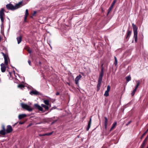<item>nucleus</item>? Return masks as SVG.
Masks as SVG:
<instances>
[{"mask_svg": "<svg viewBox=\"0 0 148 148\" xmlns=\"http://www.w3.org/2000/svg\"><path fill=\"white\" fill-rule=\"evenodd\" d=\"M25 86L22 84H19L18 85V87L20 88L21 89H23V88H24Z\"/></svg>", "mask_w": 148, "mask_h": 148, "instance_id": "obj_25", "label": "nucleus"}, {"mask_svg": "<svg viewBox=\"0 0 148 148\" xmlns=\"http://www.w3.org/2000/svg\"><path fill=\"white\" fill-rule=\"evenodd\" d=\"M26 50L29 53H31L32 52V49L29 47H27L26 48Z\"/></svg>", "mask_w": 148, "mask_h": 148, "instance_id": "obj_26", "label": "nucleus"}, {"mask_svg": "<svg viewBox=\"0 0 148 148\" xmlns=\"http://www.w3.org/2000/svg\"><path fill=\"white\" fill-rule=\"evenodd\" d=\"M82 77V76L80 75H79L78 76H77L75 78V84H78V81L81 79Z\"/></svg>", "mask_w": 148, "mask_h": 148, "instance_id": "obj_13", "label": "nucleus"}, {"mask_svg": "<svg viewBox=\"0 0 148 148\" xmlns=\"http://www.w3.org/2000/svg\"><path fill=\"white\" fill-rule=\"evenodd\" d=\"M115 62H114V64L115 66H116L117 64V60L116 58L114 56Z\"/></svg>", "mask_w": 148, "mask_h": 148, "instance_id": "obj_30", "label": "nucleus"}, {"mask_svg": "<svg viewBox=\"0 0 148 148\" xmlns=\"http://www.w3.org/2000/svg\"><path fill=\"white\" fill-rule=\"evenodd\" d=\"M104 126L106 130L107 129V125H108V119L105 116L104 117Z\"/></svg>", "mask_w": 148, "mask_h": 148, "instance_id": "obj_14", "label": "nucleus"}, {"mask_svg": "<svg viewBox=\"0 0 148 148\" xmlns=\"http://www.w3.org/2000/svg\"><path fill=\"white\" fill-rule=\"evenodd\" d=\"M132 26L134 34V37L135 42L137 41L138 27L134 23H132Z\"/></svg>", "mask_w": 148, "mask_h": 148, "instance_id": "obj_3", "label": "nucleus"}, {"mask_svg": "<svg viewBox=\"0 0 148 148\" xmlns=\"http://www.w3.org/2000/svg\"><path fill=\"white\" fill-rule=\"evenodd\" d=\"M110 86L109 85L107 86V90L105 92L104 94V95L106 97H107L109 96V92L110 90Z\"/></svg>", "mask_w": 148, "mask_h": 148, "instance_id": "obj_10", "label": "nucleus"}, {"mask_svg": "<svg viewBox=\"0 0 148 148\" xmlns=\"http://www.w3.org/2000/svg\"><path fill=\"white\" fill-rule=\"evenodd\" d=\"M44 103L47 105L49 106L50 107L51 106L49 104V101L48 100L46 99L44 100Z\"/></svg>", "mask_w": 148, "mask_h": 148, "instance_id": "obj_20", "label": "nucleus"}, {"mask_svg": "<svg viewBox=\"0 0 148 148\" xmlns=\"http://www.w3.org/2000/svg\"><path fill=\"white\" fill-rule=\"evenodd\" d=\"M24 123V122H20L19 124H23Z\"/></svg>", "mask_w": 148, "mask_h": 148, "instance_id": "obj_45", "label": "nucleus"}, {"mask_svg": "<svg viewBox=\"0 0 148 148\" xmlns=\"http://www.w3.org/2000/svg\"><path fill=\"white\" fill-rule=\"evenodd\" d=\"M146 142L144 140L141 145L145 147L146 145Z\"/></svg>", "mask_w": 148, "mask_h": 148, "instance_id": "obj_31", "label": "nucleus"}, {"mask_svg": "<svg viewBox=\"0 0 148 148\" xmlns=\"http://www.w3.org/2000/svg\"><path fill=\"white\" fill-rule=\"evenodd\" d=\"M116 0H114L113 1L112 3L111 6H110V7L109 8V9L108 10V12L107 14V15H108L109 13H110L111 11L112 10V9L114 5L115 4V3H116Z\"/></svg>", "mask_w": 148, "mask_h": 148, "instance_id": "obj_6", "label": "nucleus"}, {"mask_svg": "<svg viewBox=\"0 0 148 148\" xmlns=\"http://www.w3.org/2000/svg\"><path fill=\"white\" fill-rule=\"evenodd\" d=\"M1 53L3 55V56L4 57V58L7 57V56L6 55V54H5L3 52H1Z\"/></svg>", "mask_w": 148, "mask_h": 148, "instance_id": "obj_33", "label": "nucleus"}, {"mask_svg": "<svg viewBox=\"0 0 148 148\" xmlns=\"http://www.w3.org/2000/svg\"><path fill=\"white\" fill-rule=\"evenodd\" d=\"M41 123L40 122V123H37V124H40Z\"/></svg>", "mask_w": 148, "mask_h": 148, "instance_id": "obj_47", "label": "nucleus"}, {"mask_svg": "<svg viewBox=\"0 0 148 148\" xmlns=\"http://www.w3.org/2000/svg\"><path fill=\"white\" fill-rule=\"evenodd\" d=\"M34 106L35 108L38 109L40 111H43V109L42 107L40 106L38 104H34Z\"/></svg>", "mask_w": 148, "mask_h": 148, "instance_id": "obj_8", "label": "nucleus"}, {"mask_svg": "<svg viewBox=\"0 0 148 148\" xmlns=\"http://www.w3.org/2000/svg\"><path fill=\"white\" fill-rule=\"evenodd\" d=\"M46 136V135H45V134H40L39 135V136Z\"/></svg>", "mask_w": 148, "mask_h": 148, "instance_id": "obj_35", "label": "nucleus"}, {"mask_svg": "<svg viewBox=\"0 0 148 148\" xmlns=\"http://www.w3.org/2000/svg\"><path fill=\"white\" fill-rule=\"evenodd\" d=\"M22 1L20 2L14 6L12 4H8L6 5L7 8L9 10H14L20 8L22 6Z\"/></svg>", "mask_w": 148, "mask_h": 148, "instance_id": "obj_1", "label": "nucleus"}, {"mask_svg": "<svg viewBox=\"0 0 148 148\" xmlns=\"http://www.w3.org/2000/svg\"><path fill=\"white\" fill-rule=\"evenodd\" d=\"M136 90L137 89L135 88L132 91V92L131 93L132 96H133L134 95L135 92L136 91Z\"/></svg>", "mask_w": 148, "mask_h": 148, "instance_id": "obj_28", "label": "nucleus"}, {"mask_svg": "<svg viewBox=\"0 0 148 148\" xmlns=\"http://www.w3.org/2000/svg\"><path fill=\"white\" fill-rule=\"evenodd\" d=\"M29 94L32 95H39L40 93L36 90H35L30 91L29 92Z\"/></svg>", "mask_w": 148, "mask_h": 148, "instance_id": "obj_9", "label": "nucleus"}, {"mask_svg": "<svg viewBox=\"0 0 148 148\" xmlns=\"http://www.w3.org/2000/svg\"><path fill=\"white\" fill-rule=\"evenodd\" d=\"M4 11V9L3 8H1V10H0V18L1 22V29L2 28V27L3 25V24L4 22V19L5 16Z\"/></svg>", "mask_w": 148, "mask_h": 148, "instance_id": "obj_4", "label": "nucleus"}, {"mask_svg": "<svg viewBox=\"0 0 148 148\" xmlns=\"http://www.w3.org/2000/svg\"><path fill=\"white\" fill-rule=\"evenodd\" d=\"M148 138L146 137V138L145 139V140H144L145 141H146V142Z\"/></svg>", "mask_w": 148, "mask_h": 148, "instance_id": "obj_39", "label": "nucleus"}, {"mask_svg": "<svg viewBox=\"0 0 148 148\" xmlns=\"http://www.w3.org/2000/svg\"><path fill=\"white\" fill-rule=\"evenodd\" d=\"M144 147L142 145H141L140 148H144Z\"/></svg>", "mask_w": 148, "mask_h": 148, "instance_id": "obj_44", "label": "nucleus"}, {"mask_svg": "<svg viewBox=\"0 0 148 148\" xmlns=\"http://www.w3.org/2000/svg\"><path fill=\"white\" fill-rule=\"evenodd\" d=\"M116 124L117 123L116 122H115L113 124L112 126L111 127L110 130V131H111L116 126Z\"/></svg>", "mask_w": 148, "mask_h": 148, "instance_id": "obj_22", "label": "nucleus"}, {"mask_svg": "<svg viewBox=\"0 0 148 148\" xmlns=\"http://www.w3.org/2000/svg\"><path fill=\"white\" fill-rule=\"evenodd\" d=\"M53 132H52L50 133H46L45 134V135H46V136H50L52 134H53Z\"/></svg>", "mask_w": 148, "mask_h": 148, "instance_id": "obj_32", "label": "nucleus"}, {"mask_svg": "<svg viewBox=\"0 0 148 148\" xmlns=\"http://www.w3.org/2000/svg\"><path fill=\"white\" fill-rule=\"evenodd\" d=\"M147 137L148 138V135L147 136Z\"/></svg>", "mask_w": 148, "mask_h": 148, "instance_id": "obj_48", "label": "nucleus"}, {"mask_svg": "<svg viewBox=\"0 0 148 148\" xmlns=\"http://www.w3.org/2000/svg\"><path fill=\"white\" fill-rule=\"evenodd\" d=\"M4 62L5 65H7L8 64V59L7 56L4 58Z\"/></svg>", "mask_w": 148, "mask_h": 148, "instance_id": "obj_24", "label": "nucleus"}, {"mask_svg": "<svg viewBox=\"0 0 148 148\" xmlns=\"http://www.w3.org/2000/svg\"><path fill=\"white\" fill-rule=\"evenodd\" d=\"M1 70L2 72H4L6 70V67L4 64L2 63L1 64Z\"/></svg>", "mask_w": 148, "mask_h": 148, "instance_id": "obj_12", "label": "nucleus"}, {"mask_svg": "<svg viewBox=\"0 0 148 148\" xmlns=\"http://www.w3.org/2000/svg\"><path fill=\"white\" fill-rule=\"evenodd\" d=\"M26 115L25 114H20L19 115L18 117V118L20 119L25 117H26Z\"/></svg>", "mask_w": 148, "mask_h": 148, "instance_id": "obj_16", "label": "nucleus"}, {"mask_svg": "<svg viewBox=\"0 0 148 148\" xmlns=\"http://www.w3.org/2000/svg\"><path fill=\"white\" fill-rule=\"evenodd\" d=\"M136 85L135 88L137 89L139 85L140 81L139 80H136Z\"/></svg>", "mask_w": 148, "mask_h": 148, "instance_id": "obj_23", "label": "nucleus"}, {"mask_svg": "<svg viewBox=\"0 0 148 148\" xmlns=\"http://www.w3.org/2000/svg\"><path fill=\"white\" fill-rule=\"evenodd\" d=\"M36 13V11L34 12L32 14V16H34Z\"/></svg>", "mask_w": 148, "mask_h": 148, "instance_id": "obj_38", "label": "nucleus"}, {"mask_svg": "<svg viewBox=\"0 0 148 148\" xmlns=\"http://www.w3.org/2000/svg\"><path fill=\"white\" fill-rule=\"evenodd\" d=\"M148 138L146 137V138L145 139V140H144L145 141H146V142Z\"/></svg>", "mask_w": 148, "mask_h": 148, "instance_id": "obj_40", "label": "nucleus"}, {"mask_svg": "<svg viewBox=\"0 0 148 148\" xmlns=\"http://www.w3.org/2000/svg\"><path fill=\"white\" fill-rule=\"evenodd\" d=\"M126 81L127 82H128L131 80V77L130 75L126 77Z\"/></svg>", "mask_w": 148, "mask_h": 148, "instance_id": "obj_27", "label": "nucleus"}, {"mask_svg": "<svg viewBox=\"0 0 148 148\" xmlns=\"http://www.w3.org/2000/svg\"><path fill=\"white\" fill-rule=\"evenodd\" d=\"M148 138L146 137V138L145 139V140H144L145 141H146V142Z\"/></svg>", "mask_w": 148, "mask_h": 148, "instance_id": "obj_42", "label": "nucleus"}, {"mask_svg": "<svg viewBox=\"0 0 148 148\" xmlns=\"http://www.w3.org/2000/svg\"><path fill=\"white\" fill-rule=\"evenodd\" d=\"M132 33V31H130L129 29H127L126 34V39L128 40L130 37Z\"/></svg>", "mask_w": 148, "mask_h": 148, "instance_id": "obj_11", "label": "nucleus"}, {"mask_svg": "<svg viewBox=\"0 0 148 148\" xmlns=\"http://www.w3.org/2000/svg\"><path fill=\"white\" fill-rule=\"evenodd\" d=\"M148 138L146 137V138L145 139V140H144L145 141H146V142Z\"/></svg>", "mask_w": 148, "mask_h": 148, "instance_id": "obj_41", "label": "nucleus"}, {"mask_svg": "<svg viewBox=\"0 0 148 148\" xmlns=\"http://www.w3.org/2000/svg\"><path fill=\"white\" fill-rule=\"evenodd\" d=\"M132 122L131 121H130L126 125H128L129 124H130Z\"/></svg>", "mask_w": 148, "mask_h": 148, "instance_id": "obj_37", "label": "nucleus"}, {"mask_svg": "<svg viewBox=\"0 0 148 148\" xmlns=\"http://www.w3.org/2000/svg\"><path fill=\"white\" fill-rule=\"evenodd\" d=\"M2 130H6L5 128V126L4 125H2Z\"/></svg>", "mask_w": 148, "mask_h": 148, "instance_id": "obj_36", "label": "nucleus"}, {"mask_svg": "<svg viewBox=\"0 0 148 148\" xmlns=\"http://www.w3.org/2000/svg\"><path fill=\"white\" fill-rule=\"evenodd\" d=\"M22 37L21 36L18 37L16 38V39L17 41L18 44H19L22 41Z\"/></svg>", "mask_w": 148, "mask_h": 148, "instance_id": "obj_18", "label": "nucleus"}, {"mask_svg": "<svg viewBox=\"0 0 148 148\" xmlns=\"http://www.w3.org/2000/svg\"><path fill=\"white\" fill-rule=\"evenodd\" d=\"M29 14L28 13V9H26L25 10V16L24 17V20L25 21L27 19V16Z\"/></svg>", "mask_w": 148, "mask_h": 148, "instance_id": "obj_19", "label": "nucleus"}, {"mask_svg": "<svg viewBox=\"0 0 148 148\" xmlns=\"http://www.w3.org/2000/svg\"><path fill=\"white\" fill-rule=\"evenodd\" d=\"M12 127L10 125H8L7 126V128L6 130V133H10L12 132Z\"/></svg>", "mask_w": 148, "mask_h": 148, "instance_id": "obj_7", "label": "nucleus"}, {"mask_svg": "<svg viewBox=\"0 0 148 148\" xmlns=\"http://www.w3.org/2000/svg\"><path fill=\"white\" fill-rule=\"evenodd\" d=\"M146 148H148V147H147Z\"/></svg>", "mask_w": 148, "mask_h": 148, "instance_id": "obj_49", "label": "nucleus"}, {"mask_svg": "<svg viewBox=\"0 0 148 148\" xmlns=\"http://www.w3.org/2000/svg\"><path fill=\"white\" fill-rule=\"evenodd\" d=\"M41 105L42 107L44 108L46 110H48L49 108L50 107L49 106L45 105L43 104H42Z\"/></svg>", "mask_w": 148, "mask_h": 148, "instance_id": "obj_17", "label": "nucleus"}, {"mask_svg": "<svg viewBox=\"0 0 148 148\" xmlns=\"http://www.w3.org/2000/svg\"><path fill=\"white\" fill-rule=\"evenodd\" d=\"M103 75V66L101 67V71L100 73L99 77L98 84L97 86V91H98L100 90V87L101 86V82L102 80V78Z\"/></svg>", "mask_w": 148, "mask_h": 148, "instance_id": "obj_2", "label": "nucleus"}, {"mask_svg": "<svg viewBox=\"0 0 148 148\" xmlns=\"http://www.w3.org/2000/svg\"><path fill=\"white\" fill-rule=\"evenodd\" d=\"M60 93H59V92H57L56 93V95H59Z\"/></svg>", "mask_w": 148, "mask_h": 148, "instance_id": "obj_43", "label": "nucleus"}, {"mask_svg": "<svg viewBox=\"0 0 148 148\" xmlns=\"http://www.w3.org/2000/svg\"><path fill=\"white\" fill-rule=\"evenodd\" d=\"M56 121H55V122H52L51 123L52 124H53Z\"/></svg>", "mask_w": 148, "mask_h": 148, "instance_id": "obj_46", "label": "nucleus"}, {"mask_svg": "<svg viewBox=\"0 0 148 148\" xmlns=\"http://www.w3.org/2000/svg\"><path fill=\"white\" fill-rule=\"evenodd\" d=\"M6 133V130H1L0 131V134L2 135H5Z\"/></svg>", "mask_w": 148, "mask_h": 148, "instance_id": "obj_21", "label": "nucleus"}, {"mask_svg": "<svg viewBox=\"0 0 148 148\" xmlns=\"http://www.w3.org/2000/svg\"><path fill=\"white\" fill-rule=\"evenodd\" d=\"M148 131V128L147 130L146 131L144 132L143 134L142 135V136H141L140 138V139H142L143 137L147 133Z\"/></svg>", "mask_w": 148, "mask_h": 148, "instance_id": "obj_29", "label": "nucleus"}, {"mask_svg": "<svg viewBox=\"0 0 148 148\" xmlns=\"http://www.w3.org/2000/svg\"><path fill=\"white\" fill-rule=\"evenodd\" d=\"M21 106L24 109H25L28 111H30L32 110V109L27 104L23 103H21Z\"/></svg>", "mask_w": 148, "mask_h": 148, "instance_id": "obj_5", "label": "nucleus"}, {"mask_svg": "<svg viewBox=\"0 0 148 148\" xmlns=\"http://www.w3.org/2000/svg\"><path fill=\"white\" fill-rule=\"evenodd\" d=\"M28 62L29 64L31 66V61L30 60H28Z\"/></svg>", "mask_w": 148, "mask_h": 148, "instance_id": "obj_34", "label": "nucleus"}, {"mask_svg": "<svg viewBox=\"0 0 148 148\" xmlns=\"http://www.w3.org/2000/svg\"><path fill=\"white\" fill-rule=\"evenodd\" d=\"M91 124V117L90 118V121L88 123V126L86 128V130L88 131L90 129Z\"/></svg>", "mask_w": 148, "mask_h": 148, "instance_id": "obj_15", "label": "nucleus"}]
</instances>
